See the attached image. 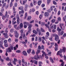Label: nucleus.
Returning <instances> with one entry per match:
<instances>
[{
    "label": "nucleus",
    "mask_w": 66,
    "mask_h": 66,
    "mask_svg": "<svg viewBox=\"0 0 66 66\" xmlns=\"http://www.w3.org/2000/svg\"><path fill=\"white\" fill-rule=\"evenodd\" d=\"M66 50V48L65 47H62V49H61L60 51H58L57 53V55H60L61 57H63L62 54L61 53H64L65 52Z\"/></svg>",
    "instance_id": "f257e3e1"
},
{
    "label": "nucleus",
    "mask_w": 66,
    "mask_h": 66,
    "mask_svg": "<svg viewBox=\"0 0 66 66\" xmlns=\"http://www.w3.org/2000/svg\"><path fill=\"white\" fill-rule=\"evenodd\" d=\"M36 55H35L34 56V60H37L38 59H40L42 57V56L38 55V54H37V53H36Z\"/></svg>",
    "instance_id": "f03ea898"
},
{
    "label": "nucleus",
    "mask_w": 66,
    "mask_h": 66,
    "mask_svg": "<svg viewBox=\"0 0 66 66\" xmlns=\"http://www.w3.org/2000/svg\"><path fill=\"white\" fill-rule=\"evenodd\" d=\"M13 46L12 45H11L10 47L8 48V51L7 52H11L12 50H13Z\"/></svg>",
    "instance_id": "7ed1b4c3"
},
{
    "label": "nucleus",
    "mask_w": 66,
    "mask_h": 66,
    "mask_svg": "<svg viewBox=\"0 0 66 66\" xmlns=\"http://www.w3.org/2000/svg\"><path fill=\"white\" fill-rule=\"evenodd\" d=\"M14 33L15 34V37H16V38H18L19 34L18 33L17 31H14Z\"/></svg>",
    "instance_id": "20e7f679"
},
{
    "label": "nucleus",
    "mask_w": 66,
    "mask_h": 66,
    "mask_svg": "<svg viewBox=\"0 0 66 66\" xmlns=\"http://www.w3.org/2000/svg\"><path fill=\"white\" fill-rule=\"evenodd\" d=\"M50 28L51 29H54V30H55L56 28V25H53Z\"/></svg>",
    "instance_id": "39448f33"
},
{
    "label": "nucleus",
    "mask_w": 66,
    "mask_h": 66,
    "mask_svg": "<svg viewBox=\"0 0 66 66\" xmlns=\"http://www.w3.org/2000/svg\"><path fill=\"white\" fill-rule=\"evenodd\" d=\"M55 40L56 41H57L59 40V37L57 35H56L55 36Z\"/></svg>",
    "instance_id": "423d86ee"
},
{
    "label": "nucleus",
    "mask_w": 66,
    "mask_h": 66,
    "mask_svg": "<svg viewBox=\"0 0 66 66\" xmlns=\"http://www.w3.org/2000/svg\"><path fill=\"white\" fill-rule=\"evenodd\" d=\"M3 35H4L5 38H7L9 37V36H8L7 33H3Z\"/></svg>",
    "instance_id": "0eeeda50"
},
{
    "label": "nucleus",
    "mask_w": 66,
    "mask_h": 66,
    "mask_svg": "<svg viewBox=\"0 0 66 66\" xmlns=\"http://www.w3.org/2000/svg\"><path fill=\"white\" fill-rule=\"evenodd\" d=\"M55 51H57L58 50V45L56 43L55 44Z\"/></svg>",
    "instance_id": "6e6552de"
},
{
    "label": "nucleus",
    "mask_w": 66,
    "mask_h": 66,
    "mask_svg": "<svg viewBox=\"0 0 66 66\" xmlns=\"http://www.w3.org/2000/svg\"><path fill=\"white\" fill-rule=\"evenodd\" d=\"M22 54L23 55H24V56H27L28 55V54H27V53L26 52V51H24L22 52Z\"/></svg>",
    "instance_id": "1a4fd4ad"
},
{
    "label": "nucleus",
    "mask_w": 66,
    "mask_h": 66,
    "mask_svg": "<svg viewBox=\"0 0 66 66\" xmlns=\"http://www.w3.org/2000/svg\"><path fill=\"white\" fill-rule=\"evenodd\" d=\"M42 53H43L44 55H45V57L46 58V59H48L49 57H48V56L46 55V53H45V52H44V51H42Z\"/></svg>",
    "instance_id": "9d476101"
},
{
    "label": "nucleus",
    "mask_w": 66,
    "mask_h": 66,
    "mask_svg": "<svg viewBox=\"0 0 66 66\" xmlns=\"http://www.w3.org/2000/svg\"><path fill=\"white\" fill-rule=\"evenodd\" d=\"M64 33V32L63 31H62L60 32H59L58 34L59 36H61V35H63V34Z\"/></svg>",
    "instance_id": "9b49d317"
},
{
    "label": "nucleus",
    "mask_w": 66,
    "mask_h": 66,
    "mask_svg": "<svg viewBox=\"0 0 66 66\" xmlns=\"http://www.w3.org/2000/svg\"><path fill=\"white\" fill-rule=\"evenodd\" d=\"M16 17L18 19L17 20V23L18 24H19V15H17L16 16Z\"/></svg>",
    "instance_id": "f8f14e48"
},
{
    "label": "nucleus",
    "mask_w": 66,
    "mask_h": 66,
    "mask_svg": "<svg viewBox=\"0 0 66 66\" xmlns=\"http://www.w3.org/2000/svg\"><path fill=\"white\" fill-rule=\"evenodd\" d=\"M49 16V13L47 12H45L44 13V16L45 17H48Z\"/></svg>",
    "instance_id": "ddd939ff"
},
{
    "label": "nucleus",
    "mask_w": 66,
    "mask_h": 66,
    "mask_svg": "<svg viewBox=\"0 0 66 66\" xmlns=\"http://www.w3.org/2000/svg\"><path fill=\"white\" fill-rule=\"evenodd\" d=\"M46 35L45 36V37L46 38L47 37H48V36H49V32H47L46 33Z\"/></svg>",
    "instance_id": "4468645a"
},
{
    "label": "nucleus",
    "mask_w": 66,
    "mask_h": 66,
    "mask_svg": "<svg viewBox=\"0 0 66 66\" xmlns=\"http://www.w3.org/2000/svg\"><path fill=\"white\" fill-rule=\"evenodd\" d=\"M42 3V1L39 0L38 2V5H40L41 3Z\"/></svg>",
    "instance_id": "2eb2a0df"
},
{
    "label": "nucleus",
    "mask_w": 66,
    "mask_h": 66,
    "mask_svg": "<svg viewBox=\"0 0 66 66\" xmlns=\"http://www.w3.org/2000/svg\"><path fill=\"white\" fill-rule=\"evenodd\" d=\"M55 6H51L50 7V10L51 11H53V9H54L55 8Z\"/></svg>",
    "instance_id": "dca6fc26"
},
{
    "label": "nucleus",
    "mask_w": 66,
    "mask_h": 66,
    "mask_svg": "<svg viewBox=\"0 0 66 66\" xmlns=\"http://www.w3.org/2000/svg\"><path fill=\"white\" fill-rule=\"evenodd\" d=\"M7 11H6L5 14V17H7V18H9V15H7Z\"/></svg>",
    "instance_id": "f3484780"
},
{
    "label": "nucleus",
    "mask_w": 66,
    "mask_h": 66,
    "mask_svg": "<svg viewBox=\"0 0 66 66\" xmlns=\"http://www.w3.org/2000/svg\"><path fill=\"white\" fill-rule=\"evenodd\" d=\"M18 9L20 10H23V7L22 6L19 7Z\"/></svg>",
    "instance_id": "a211bd4d"
},
{
    "label": "nucleus",
    "mask_w": 66,
    "mask_h": 66,
    "mask_svg": "<svg viewBox=\"0 0 66 66\" xmlns=\"http://www.w3.org/2000/svg\"><path fill=\"white\" fill-rule=\"evenodd\" d=\"M23 38L24 39H27V37L26 36V34H24L23 35Z\"/></svg>",
    "instance_id": "6ab92c4d"
},
{
    "label": "nucleus",
    "mask_w": 66,
    "mask_h": 66,
    "mask_svg": "<svg viewBox=\"0 0 66 66\" xmlns=\"http://www.w3.org/2000/svg\"><path fill=\"white\" fill-rule=\"evenodd\" d=\"M22 66H24V63L25 62H24V59H22Z\"/></svg>",
    "instance_id": "aec40b11"
},
{
    "label": "nucleus",
    "mask_w": 66,
    "mask_h": 66,
    "mask_svg": "<svg viewBox=\"0 0 66 66\" xmlns=\"http://www.w3.org/2000/svg\"><path fill=\"white\" fill-rule=\"evenodd\" d=\"M27 52L28 53L30 54V53L31 52V49H29L27 51Z\"/></svg>",
    "instance_id": "412c9836"
},
{
    "label": "nucleus",
    "mask_w": 66,
    "mask_h": 66,
    "mask_svg": "<svg viewBox=\"0 0 66 66\" xmlns=\"http://www.w3.org/2000/svg\"><path fill=\"white\" fill-rule=\"evenodd\" d=\"M39 66H42V65H43V62L41 61H39L38 62Z\"/></svg>",
    "instance_id": "4be33fe9"
},
{
    "label": "nucleus",
    "mask_w": 66,
    "mask_h": 66,
    "mask_svg": "<svg viewBox=\"0 0 66 66\" xmlns=\"http://www.w3.org/2000/svg\"><path fill=\"white\" fill-rule=\"evenodd\" d=\"M57 31H58V32H60V31H62V29H60L59 27H57Z\"/></svg>",
    "instance_id": "5701e85b"
},
{
    "label": "nucleus",
    "mask_w": 66,
    "mask_h": 66,
    "mask_svg": "<svg viewBox=\"0 0 66 66\" xmlns=\"http://www.w3.org/2000/svg\"><path fill=\"white\" fill-rule=\"evenodd\" d=\"M64 26V24L62 23L60 24L59 25V27H60L61 29H62V27Z\"/></svg>",
    "instance_id": "b1692460"
},
{
    "label": "nucleus",
    "mask_w": 66,
    "mask_h": 66,
    "mask_svg": "<svg viewBox=\"0 0 66 66\" xmlns=\"http://www.w3.org/2000/svg\"><path fill=\"white\" fill-rule=\"evenodd\" d=\"M20 27L21 28H23V24L22 23H21L19 25Z\"/></svg>",
    "instance_id": "393cba45"
},
{
    "label": "nucleus",
    "mask_w": 66,
    "mask_h": 66,
    "mask_svg": "<svg viewBox=\"0 0 66 66\" xmlns=\"http://www.w3.org/2000/svg\"><path fill=\"white\" fill-rule=\"evenodd\" d=\"M37 44H38L37 43H36L35 44L34 47L35 48H37Z\"/></svg>",
    "instance_id": "a878e982"
},
{
    "label": "nucleus",
    "mask_w": 66,
    "mask_h": 66,
    "mask_svg": "<svg viewBox=\"0 0 66 66\" xmlns=\"http://www.w3.org/2000/svg\"><path fill=\"white\" fill-rule=\"evenodd\" d=\"M31 18H32V17L31 16H28L27 18V20L28 21H29L31 19Z\"/></svg>",
    "instance_id": "bb28decb"
},
{
    "label": "nucleus",
    "mask_w": 66,
    "mask_h": 66,
    "mask_svg": "<svg viewBox=\"0 0 66 66\" xmlns=\"http://www.w3.org/2000/svg\"><path fill=\"white\" fill-rule=\"evenodd\" d=\"M33 3L34 5H36L37 4V2L35 0H33Z\"/></svg>",
    "instance_id": "cd10ccee"
},
{
    "label": "nucleus",
    "mask_w": 66,
    "mask_h": 66,
    "mask_svg": "<svg viewBox=\"0 0 66 66\" xmlns=\"http://www.w3.org/2000/svg\"><path fill=\"white\" fill-rule=\"evenodd\" d=\"M27 0H25L24 1H23V5H24L27 2Z\"/></svg>",
    "instance_id": "c85d7f7f"
},
{
    "label": "nucleus",
    "mask_w": 66,
    "mask_h": 66,
    "mask_svg": "<svg viewBox=\"0 0 66 66\" xmlns=\"http://www.w3.org/2000/svg\"><path fill=\"white\" fill-rule=\"evenodd\" d=\"M32 27V24H30L29 25V27L28 28V29H31Z\"/></svg>",
    "instance_id": "c756f323"
},
{
    "label": "nucleus",
    "mask_w": 66,
    "mask_h": 66,
    "mask_svg": "<svg viewBox=\"0 0 66 66\" xmlns=\"http://www.w3.org/2000/svg\"><path fill=\"white\" fill-rule=\"evenodd\" d=\"M38 63V62L36 60H34V64H36V65H37Z\"/></svg>",
    "instance_id": "7c9ffc66"
},
{
    "label": "nucleus",
    "mask_w": 66,
    "mask_h": 66,
    "mask_svg": "<svg viewBox=\"0 0 66 66\" xmlns=\"http://www.w3.org/2000/svg\"><path fill=\"white\" fill-rule=\"evenodd\" d=\"M33 32L34 33H35V34H37V32L35 30H34L33 31Z\"/></svg>",
    "instance_id": "2f4dec72"
},
{
    "label": "nucleus",
    "mask_w": 66,
    "mask_h": 66,
    "mask_svg": "<svg viewBox=\"0 0 66 66\" xmlns=\"http://www.w3.org/2000/svg\"><path fill=\"white\" fill-rule=\"evenodd\" d=\"M39 18L40 19H42V18H43V14H41L39 16Z\"/></svg>",
    "instance_id": "473e14b6"
},
{
    "label": "nucleus",
    "mask_w": 66,
    "mask_h": 66,
    "mask_svg": "<svg viewBox=\"0 0 66 66\" xmlns=\"http://www.w3.org/2000/svg\"><path fill=\"white\" fill-rule=\"evenodd\" d=\"M24 11L23 10H22L21 11L19 12V13L20 14L21 13H22V14H24Z\"/></svg>",
    "instance_id": "72a5a7b5"
},
{
    "label": "nucleus",
    "mask_w": 66,
    "mask_h": 66,
    "mask_svg": "<svg viewBox=\"0 0 66 66\" xmlns=\"http://www.w3.org/2000/svg\"><path fill=\"white\" fill-rule=\"evenodd\" d=\"M10 32H11V33H13L14 32V29H11L10 30Z\"/></svg>",
    "instance_id": "f704fd0d"
},
{
    "label": "nucleus",
    "mask_w": 66,
    "mask_h": 66,
    "mask_svg": "<svg viewBox=\"0 0 66 66\" xmlns=\"http://www.w3.org/2000/svg\"><path fill=\"white\" fill-rule=\"evenodd\" d=\"M13 3L11 2L10 4V7L13 6Z\"/></svg>",
    "instance_id": "c9c22d12"
},
{
    "label": "nucleus",
    "mask_w": 66,
    "mask_h": 66,
    "mask_svg": "<svg viewBox=\"0 0 66 66\" xmlns=\"http://www.w3.org/2000/svg\"><path fill=\"white\" fill-rule=\"evenodd\" d=\"M27 13L26 12L25 15V16L24 19H26V18H27Z\"/></svg>",
    "instance_id": "e433bc0d"
},
{
    "label": "nucleus",
    "mask_w": 66,
    "mask_h": 66,
    "mask_svg": "<svg viewBox=\"0 0 66 66\" xmlns=\"http://www.w3.org/2000/svg\"><path fill=\"white\" fill-rule=\"evenodd\" d=\"M38 41L39 42H40L42 41V38H41L39 37L38 38Z\"/></svg>",
    "instance_id": "4c0bfd02"
},
{
    "label": "nucleus",
    "mask_w": 66,
    "mask_h": 66,
    "mask_svg": "<svg viewBox=\"0 0 66 66\" xmlns=\"http://www.w3.org/2000/svg\"><path fill=\"white\" fill-rule=\"evenodd\" d=\"M40 30L42 32H45V31L44 29H43V28H41L40 29Z\"/></svg>",
    "instance_id": "58836bf2"
},
{
    "label": "nucleus",
    "mask_w": 66,
    "mask_h": 66,
    "mask_svg": "<svg viewBox=\"0 0 66 66\" xmlns=\"http://www.w3.org/2000/svg\"><path fill=\"white\" fill-rule=\"evenodd\" d=\"M47 4H49L51 2V0H47Z\"/></svg>",
    "instance_id": "ea45409f"
},
{
    "label": "nucleus",
    "mask_w": 66,
    "mask_h": 66,
    "mask_svg": "<svg viewBox=\"0 0 66 66\" xmlns=\"http://www.w3.org/2000/svg\"><path fill=\"white\" fill-rule=\"evenodd\" d=\"M12 23L13 24H15V23H17V22H16V21H15V22H14V21L12 20Z\"/></svg>",
    "instance_id": "a19ab883"
},
{
    "label": "nucleus",
    "mask_w": 66,
    "mask_h": 66,
    "mask_svg": "<svg viewBox=\"0 0 66 66\" xmlns=\"http://www.w3.org/2000/svg\"><path fill=\"white\" fill-rule=\"evenodd\" d=\"M6 18L5 16L4 15H3L2 16V19L3 20H5V19Z\"/></svg>",
    "instance_id": "79ce46f5"
},
{
    "label": "nucleus",
    "mask_w": 66,
    "mask_h": 66,
    "mask_svg": "<svg viewBox=\"0 0 66 66\" xmlns=\"http://www.w3.org/2000/svg\"><path fill=\"white\" fill-rule=\"evenodd\" d=\"M66 19V15H65L64 17H63V19L64 21H65V19Z\"/></svg>",
    "instance_id": "37998d69"
},
{
    "label": "nucleus",
    "mask_w": 66,
    "mask_h": 66,
    "mask_svg": "<svg viewBox=\"0 0 66 66\" xmlns=\"http://www.w3.org/2000/svg\"><path fill=\"white\" fill-rule=\"evenodd\" d=\"M51 21L53 23H54V22L55 21V19H53L51 20Z\"/></svg>",
    "instance_id": "c03bdc74"
},
{
    "label": "nucleus",
    "mask_w": 66,
    "mask_h": 66,
    "mask_svg": "<svg viewBox=\"0 0 66 66\" xmlns=\"http://www.w3.org/2000/svg\"><path fill=\"white\" fill-rule=\"evenodd\" d=\"M13 62H18V60L14 58V61H13Z\"/></svg>",
    "instance_id": "a18cd8bd"
},
{
    "label": "nucleus",
    "mask_w": 66,
    "mask_h": 66,
    "mask_svg": "<svg viewBox=\"0 0 66 66\" xmlns=\"http://www.w3.org/2000/svg\"><path fill=\"white\" fill-rule=\"evenodd\" d=\"M52 17H53V15H51L50 17L49 18L48 20H51V19H52Z\"/></svg>",
    "instance_id": "49530a36"
},
{
    "label": "nucleus",
    "mask_w": 66,
    "mask_h": 66,
    "mask_svg": "<svg viewBox=\"0 0 66 66\" xmlns=\"http://www.w3.org/2000/svg\"><path fill=\"white\" fill-rule=\"evenodd\" d=\"M6 60L7 61H10V58L8 57H7L6 59Z\"/></svg>",
    "instance_id": "de8ad7c7"
},
{
    "label": "nucleus",
    "mask_w": 66,
    "mask_h": 66,
    "mask_svg": "<svg viewBox=\"0 0 66 66\" xmlns=\"http://www.w3.org/2000/svg\"><path fill=\"white\" fill-rule=\"evenodd\" d=\"M21 52V51L19 50H18L16 51V53H20Z\"/></svg>",
    "instance_id": "09e8293b"
},
{
    "label": "nucleus",
    "mask_w": 66,
    "mask_h": 66,
    "mask_svg": "<svg viewBox=\"0 0 66 66\" xmlns=\"http://www.w3.org/2000/svg\"><path fill=\"white\" fill-rule=\"evenodd\" d=\"M9 5L7 4L6 5V6H5V9H7L9 7Z\"/></svg>",
    "instance_id": "8fccbe9b"
},
{
    "label": "nucleus",
    "mask_w": 66,
    "mask_h": 66,
    "mask_svg": "<svg viewBox=\"0 0 66 66\" xmlns=\"http://www.w3.org/2000/svg\"><path fill=\"white\" fill-rule=\"evenodd\" d=\"M4 46L5 47H8V44L7 43H5Z\"/></svg>",
    "instance_id": "3c124183"
},
{
    "label": "nucleus",
    "mask_w": 66,
    "mask_h": 66,
    "mask_svg": "<svg viewBox=\"0 0 66 66\" xmlns=\"http://www.w3.org/2000/svg\"><path fill=\"white\" fill-rule=\"evenodd\" d=\"M41 49L42 50H44V46L42 45L41 47Z\"/></svg>",
    "instance_id": "603ef678"
},
{
    "label": "nucleus",
    "mask_w": 66,
    "mask_h": 66,
    "mask_svg": "<svg viewBox=\"0 0 66 66\" xmlns=\"http://www.w3.org/2000/svg\"><path fill=\"white\" fill-rule=\"evenodd\" d=\"M3 44V41L1 40L0 41V45H2Z\"/></svg>",
    "instance_id": "864d4df0"
},
{
    "label": "nucleus",
    "mask_w": 66,
    "mask_h": 66,
    "mask_svg": "<svg viewBox=\"0 0 66 66\" xmlns=\"http://www.w3.org/2000/svg\"><path fill=\"white\" fill-rule=\"evenodd\" d=\"M8 42L10 43L11 41H12V39H11V38H9V39H8Z\"/></svg>",
    "instance_id": "5fc2aeb1"
},
{
    "label": "nucleus",
    "mask_w": 66,
    "mask_h": 66,
    "mask_svg": "<svg viewBox=\"0 0 66 66\" xmlns=\"http://www.w3.org/2000/svg\"><path fill=\"white\" fill-rule=\"evenodd\" d=\"M54 12H55V13H56V12H57V9H56V8H54Z\"/></svg>",
    "instance_id": "6e6d98bb"
},
{
    "label": "nucleus",
    "mask_w": 66,
    "mask_h": 66,
    "mask_svg": "<svg viewBox=\"0 0 66 66\" xmlns=\"http://www.w3.org/2000/svg\"><path fill=\"white\" fill-rule=\"evenodd\" d=\"M7 42V40H5L4 41V44H6Z\"/></svg>",
    "instance_id": "4d7b16f0"
},
{
    "label": "nucleus",
    "mask_w": 66,
    "mask_h": 66,
    "mask_svg": "<svg viewBox=\"0 0 66 66\" xmlns=\"http://www.w3.org/2000/svg\"><path fill=\"white\" fill-rule=\"evenodd\" d=\"M31 54H35V51L34 50H33L32 51Z\"/></svg>",
    "instance_id": "13d9d810"
},
{
    "label": "nucleus",
    "mask_w": 66,
    "mask_h": 66,
    "mask_svg": "<svg viewBox=\"0 0 66 66\" xmlns=\"http://www.w3.org/2000/svg\"><path fill=\"white\" fill-rule=\"evenodd\" d=\"M36 30L37 32H40V30H39V29L38 28H37Z\"/></svg>",
    "instance_id": "bf43d9fd"
},
{
    "label": "nucleus",
    "mask_w": 66,
    "mask_h": 66,
    "mask_svg": "<svg viewBox=\"0 0 66 66\" xmlns=\"http://www.w3.org/2000/svg\"><path fill=\"white\" fill-rule=\"evenodd\" d=\"M28 33H30L31 31V29L28 28Z\"/></svg>",
    "instance_id": "052dcab7"
},
{
    "label": "nucleus",
    "mask_w": 66,
    "mask_h": 66,
    "mask_svg": "<svg viewBox=\"0 0 66 66\" xmlns=\"http://www.w3.org/2000/svg\"><path fill=\"white\" fill-rule=\"evenodd\" d=\"M57 19L59 21H61V17H59L57 18Z\"/></svg>",
    "instance_id": "680f3d73"
},
{
    "label": "nucleus",
    "mask_w": 66,
    "mask_h": 66,
    "mask_svg": "<svg viewBox=\"0 0 66 66\" xmlns=\"http://www.w3.org/2000/svg\"><path fill=\"white\" fill-rule=\"evenodd\" d=\"M6 5V3H4V4H3V6L2 7H4V6H5Z\"/></svg>",
    "instance_id": "e2e57ef3"
},
{
    "label": "nucleus",
    "mask_w": 66,
    "mask_h": 66,
    "mask_svg": "<svg viewBox=\"0 0 66 66\" xmlns=\"http://www.w3.org/2000/svg\"><path fill=\"white\" fill-rule=\"evenodd\" d=\"M19 64L20 65V66H21V60H19Z\"/></svg>",
    "instance_id": "0e129e2a"
},
{
    "label": "nucleus",
    "mask_w": 66,
    "mask_h": 66,
    "mask_svg": "<svg viewBox=\"0 0 66 66\" xmlns=\"http://www.w3.org/2000/svg\"><path fill=\"white\" fill-rule=\"evenodd\" d=\"M31 11L32 12H34L35 11V9L34 8H32V9L31 10Z\"/></svg>",
    "instance_id": "69168bd1"
},
{
    "label": "nucleus",
    "mask_w": 66,
    "mask_h": 66,
    "mask_svg": "<svg viewBox=\"0 0 66 66\" xmlns=\"http://www.w3.org/2000/svg\"><path fill=\"white\" fill-rule=\"evenodd\" d=\"M38 49L39 50H41V47H40V45H39L38 47Z\"/></svg>",
    "instance_id": "338daca9"
},
{
    "label": "nucleus",
    "mask_w": 66,
    "mask_h": 66,
    "mask_svg": "<svg viewBox=\"0 0 66 66\" xmlns=\"http://www.w3.org/2000/svg\"><path fill=\"white\" fill-rule=\"evenodd\" d=\"M66 34L65 33H64L63 34V37H66Z\"/></svg>",
    "instance_id": "774afa93"
}]
</instances>
